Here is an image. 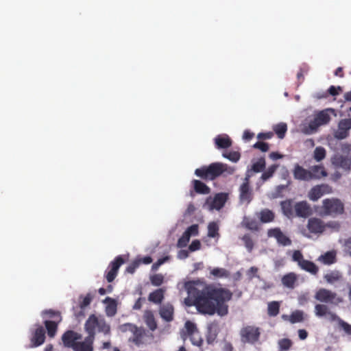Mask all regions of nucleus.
<instances>
[{
	"label": "nucleus",
	"mask_w": 351,
	"mask_h": 351,
	"mask_svg": "<svg viewBox=\"0 0 351 351\" xmlns=\"http://www.w3.org/2000/svg\"><path fill=\"white\" fill-rule=\"evenodd\" d=\"M235 168L230 167L226 163L213 162L209 165H204L195 170V175L201 179L208 181L214 180L223 173L228 175H232L235 171Z\"/></svg>",
	"instance_id": "obj_2"
},
{
	"label": "nucleus",
	"mask_w": 351,
	"mask_h": 351,
	"mask_svg": "<svg viewBox=\"0 0 351 351\" xmlns=\"http://www.w3.org/2000/svg\"><path fill=\"white\" fill-rule=\"evenodd\" d=\"M43 315H47L50 318H53L55 319H58V316H61L60 313L58 311H55L53 310L49 309L46 310L43 312Z\"/></svg>",
	"instance_id": "obj_59"
},
{
	"label": "nucleus",
	"mask_w": 351,
	"mask_h": 351,
	"mask_svg": "<svg viewBox=\"0 0 351 351\" xmlns=\"http://www.w3.org/2000/svg\"><path fill=\"white\" fill-rule=\"evenodd\" d=\"M265 167V160L264 158H261L258 160L252 165V170L256 173L262 171Z\"/></svg>",
	"instance_id": "obj_44"
},
{
	"label": "nucleus",
	"mask_w": 351,
	"mask_h": 351,
	"mask_svg": "<svg viewBox=\"0 0 351 351\" xmlns=\"http://www.w3.org/2000/svg\"><path fill=\"white\" fill-rule=\"evenodd\" d=\"M124 259L121 256H117L109 264L106 271V279L108 282H112L117 276L120 267L124 263Z\"/></svg>",
	"instance_id": "obj_8"
},
{
	"label": "nucleus",
	"mask_w": 351,
	"mask_h": 351,
	"mask_svg": "<svg viewBox=\"0 0 351 351\" xmlns=\"http://www.w3.org/2000/svg\"><path fill=\"white\" fill-rule=\"evenodd\" d=\"M341 326L346 333L351 335V325L345 322H342Z\"/></svg>",
	"instance_id": "obj_64"
},
{
	"label": "nucleus",
	"mask_w": 351,
	"mask_h": 351,
	"mask_svg": "<svg viewBox=\"0 0 351 351\" xmlns=\"http://www.w3.org/2000/svg\"><path fill=\"white\" fill-rule=\"evenodd\" d=\"M184 327L186 328L187 335L189 336L198 332L196 325L191 321H186L184 324Z\"/></svg>",
	"instance_id": "obj_47"
},
{
	"label": "nucleus",
	"mask_w": 351,
	"mask_h": 351,
	"mask_svg": "<svg viewBox=\"0 0 351 351\" xmlns=\"http://www.w3.org/2000/svg\"><path fill=\"white\" fill-rule=\"evenodd\" d=\"M293 176L295 180L309 182L326 178L328 176V172L323 165H313L307 169L299 164H295L293 169Z\"/></svg>",
	"instance_id": "obj_3"
},
{
	"label": "nucleus",
	"mask_w": 351,
	"mask_h": 351,
	"mask_svg": "<svg viewBox=\"0 0 351 351\" xmlns=\"http://www.w3.org/2000/svg\"><path fill=\"white\" fill-rule=\"evenodd\" d=\"M173 306L171 304H167L162 306L160 308V315L166 322H171L173 319Z\"/></svg>",
	"instance_id": "obj_24"
},
{
	"label": "nucleus",
	"mask_w": 351,
	"mask_h": 351,
	"mask_svg": "<svg viewBox=\"0 0 351 351\" xmlns=\"http://www.w3.org/2000/svg\"><path fill=\"white\" fill-rule=\"evenodd\" d=\"M344 213V204L338 198H326L322 201L321 215L323 216L337 217Z\"/></svg>",
	"instance_id": "obj_5"
},
{
	"label": "nucleus",
	"mask_w": 351,
	"mask_h": 351,
	"mask_svg": "<svg viewBox=\"0 0 351 351\" xmlns=\"http://www.w3.org/2000/svg\"><path fill=\"white\" fill-rule=\"evenodd\" d=\"M330 120V115L324 110L319 112L315 118V121L318 125L326 124Z\"/></svg>",
	"instance_id": "obj_34"
},
{
	"label": "nucleus",
	"mask_w": 351,
	"mask_h": 351,
	"mask_svg": "<svg viewBox=\"0 0 351 351\" xmlns=\"http://www.w3.org/2000/svg\"><path fill=\"white\" fill-rule=\"evenodd\" d=\"M332 187L328 184H320L313 186L308 193V197L313 202H316L323 195L331 194Z\"/></svg>",
	"instance_id": "obj_7"
},
{
	"label": "nucleus",
	"mask_w": 351,
	"mask_h": 351,
	"mask_svg": "<svg viewBox=\"0 0 351 351\" xmlns=\"http://www.w3.org/2000/svg\"><path fill=\"white\" fill-rule=\"evenodd\" d=\"M339 278V275L337 272H330L328 274H326L324 276V279L330 283H332L336 280H338Z\"/></svg>",
	"instance_id": "obj_54"
},
{
	"label": "nucleus",
	"mask_w": 351,
	"mask_h": 351,
	"mask_svg": "<svg viewBox=\"0 0 351 351\" xmlns=\"http://www.w3.org/2000/svg\"><path fill=\"white\" fill-rule=\"evenodd\" d=\"M190 237L184 232L182 237L178 239L177 245L178 247H184L189 242Z\"/></svg>",
	"instance_id": "obj_50"
},
{
	"label": "nucleus",
	"mask_w": 351,
	"mask_h": 351,
	"mask_svg": "<svg viewBox=\"0 0 351 351\" xmlns=\"http://www.w3.org/2000/svg\"><path fill=\"white\" fill-rule=\"evenodd\" d=\"M332 164L337 167L349 171L351 169V160L343 156H337L332 159Z\"/></svg>",
	"instance_id": "obj_21"
},
{
	"label": "nucleus",
	"mask_w": 351,
	"mask_h": 351,
	"mask_svg": "<svg viewBox=\"0 0 351 351\" xmlns=\"http://www.w3.org/2000/svg\"><path fill=\"white\" fill-rule=\"evenodd\" d=\"M222 156L233 162H238L241 158V154L237 151L224 152Z\"/></svg>",
	"instance_id": "obj_39"
},
{
	"label": "nucleus",
	"mask_w": 351,
	"mask_h": 351,
	"mask_svg": "<svg viewBox=\"0 0 351 351\" xmlns=\"http://www.w3.org/2000/svg\"><path fill=\"white\" fill-rule=\"evenodd\" d=\"M189 336H190V339H191V343H193V345L198 346V347H201L202 346L203 339L201 337V336L198 332L194 333L193 335H191Z\"/></svg>",
	"instance_id": "obj_46"
},
{
	"label": "nucleus",
	"mask_w": 351,
	"mask_h": 351,
	"mask_svg": "<svg viewBox=\"0 0 351 351\" xmlns=\"http://www.w3.org/2000/svg\"><path fill=\"white\" fill-rule=\"evenodd\" d=\"M58 317V319L45 320L44 322L47 335L50 338H53L56 336L58 324L62 321V317L59 315Z\"/></svg>",
	"instance_id": "obj_20"
},
{
	"label": "nucleus",
	"mask_w": 351,
	"mask_h": 351,
	"mask_svg": "<svg viewBox=\"0 0 351 351\" xmlns=\"http://www.w3.org/2000/svg\"><path fill=\"white\" fill-rule=\"evenodd\" d=\"M201 247V243L199 240H194L190 244L189 249L191 252H195L199 250Z\"/></svg>",
	"instance_id": "obj_60"
},
{
	"label": "nucleus",
	"mask_w": 351,
	"mask_h": 351,
	"mask_svg": "<svg viewBox=\"0 0 351 351\" xmlns=\"http://www.w3.org/2000/svg\"><path fill=\"white\" fill-rule=\"evenodd\" d=\"M282 317L285 320H289L291 324L302 322L304 320V313L302 311L296 310L292 312L289 316L283 315Z\"/></svg>",
	"instance_id": "obj_26"
},
{
	"label": "nucleus",
	"mask_w": 351,
	"mask_h": 351,
	"mask_svg": "<svg viewBox=\"0 0 351 351\" xmlns=\"http://www.w3.org/2000/svg\"><path fill=\"white\" fill-rule=\"evenodd\" d=\"M165 289H158L149 293L148 300L155 304H160L164 299Z\"/></svg>",
	"instance_id": "obj_28"
},
{
	"label": "nucleus",
	"mask_w": 351,
	"mask_h": 351,
	"mask_svg": "<svg viewBox=\"0 0 351 351\" xmlns=\"http://www.w3.org/2000/svg\"><path fill=\"white\" fill-rule=\"evenodd\" d=\"M280 311V303L276 301L271 302L268 304L267 314L270 317H276L278 315Z\"/></svg>",
	"instance_id": "obj_35"
},
{
	"label": "nucleus",
	"mask_w": 351,
	"mask_h": 351,
	"mask_svg": "<svg viewBox=\"0 0 351 351\" xmlns=\"http://www.w3.org/2000/svg\"><path fill=\"white\" fill-rule=\"evenodd\" d=\"M143 320L151 331H154L157 327V322L152 311L147 310L143 314Z\"/></svg>",
	"instance_id": "obj_25"
},
{
	"label": "nucleus",
	"mask_w": 351,
	"mask_h": 351,
	"mask_svg": "<svg viewBox=\"0 0 351 351\" xmlns=\"http://www.w3.org/2000/svg\"><path fill=\"white\" fill-rule=\"evenodd\" d=\"M81 338V335L73 330H67L62 336V340L65 346L73 348V345L77 342V340Z\"/></svg>",
	"instance_id": "obj_19"
},
{
	"label": "nucleus",
	"mask_w": 351,
	"mask_h": 351,
	"mask_svg": "<svg viewBox=\"0 0 351 351\" xmlns=\"http://www.w3.org/2000/svg\"><path fill=\"white\" fill-rule=\"evenodd\" d=\"M103 302L106 304L105 308L106 315L108 317H113L115 315L117 311V301L112 298L107 297Z\"/></svg>",
	"instance_id": "obj_23"
},
{
	"label": "nucleus",
	"mask_w": 351,
	"mask_h": 351,
	"mask_svg": "<svg viewBox=\"0 0 351 351\" xmlns=\"http://www.w3.org/2000/svg\"><path fill=\"white\" fill-rule=\"evenodd\" d=\"M294 209L296 215L300 217H307L311 214V206L306 201L297 202Z\"/></svg>",
	"instance_id": "obj_17"
},
{
	"label": "nucleus",
	"mask_w": 351,
	"mask_h": 351,
	"mask_svg": "<svg viewBox=\"0 0 351 351\" xmlns=\"http://www.w3.org/2000/svg\"><path fill=\"white\" fill-rule=\"evenodd\" d=\"M315 312L317 316H326L328 312V308L324 304H316L315 306Z\"/></svg>",
	"instance_id": "obj_45"
},
{
	"label": "nucleus",
	"mask_w": 351,
	"mask_h": 351,
	"mask_svg": "<svg viewBox=\"0 0 351 351\" xmlns=\"http://www.w3.org/2000/svg\"><path fill=\"white\" fill-rule=\"evenodd\" d=\"M169 260V256H165L161 258H159L156 263H154L152 266V270H157L160 265L164 264Z\"/></svg>",
	"instance_id": "obj_58"
},
{
	"label": "nucleus",
	"mask_w": 351,
	"mask_h": 351,
	"mask_svg": "<svg viewBox=\"0 0 351 351\" xmlns=\"http://www.w3.org/2000/svg\"><path fill=\"white\" fill-rule=\"evenodd\" d=\"M324 264L331 265L336 261V253L333 251L326 252L319 258Z\"/></svg>",
	"instance_id": "obj_32"
},
{
	"label": "nucleus",
	"mask_w": 351,
	"mask_h": 351,
	"mask_svg": "<svg viewBox=\"0 0 351 351\" xmlns=\"http://www.w3.org/2000/svg\"><path fill=\"white\" fill-rule=\"evenodd\" d=\"M297 280V276L294 273H289L282 278V285L288 288L293 289Z\"/></svg>",
	"instance_id": "obj_31"
},
{
	"label": "nucleus",
	"mask_w": 351,
	"mask_h": 351,
	"mask_svg": "<svg viewBox=\"0 0 351 351\" xmlns=\"http://www.w3.org/2000/svg\"><path fill=\"white\" fill-rule=\"evenodd\" d=\"M208 236L215 238L219 236V226L216 222H210L208 226Z\"/></svg>",
	"instance_id": "obj_42"
},
{
	"label": "nucleus",
	"mask_w": 351,
	"mask_h": 351,
	"mask_svg": "<svg viewBox=\"0 0 351 351\" xmlns=\"http://www.w3.org/2000/svg\"><path fill=\"white\" fill-rule=\"evenodd\" d=\"M36 328L31 332L30 348H36L43 345L46 339V332L43 326L40 324L35 325Z\"/></svg>",
	"instance_id": "obj_9"
},
{
	"label": "nucleus",
	"mask_w": 351,
	"mask_h": 351,
	"mask_svg": "<svg viewBox=\"0 0 351 351\" xmlns=\"http://www.w3.org/2000/svg\"><path fill=\"white\" fill-rule=\"evenodd\" d=\"M342 91V88L339 86H330L327 90L328 95H330L332 96H337L339 95L340 92Z\"/></svg>",
	"instance_id": "obj_56"
},
{
	"label": "nucleus",
	"mask_w": 351,
	"mask_h": 351,
	"mask_svg": "<svg viewBox=\"0 0 351 351\" xmlns=\"http://www.w3.org/2000/svg\"><path fill=\"white\" fill-rule=\"evenodd\" d=\"M228 199V194L225 193H217L213 198L209 197L206 202L209 204L210 209L220 210L223 207Z\"/></svg>",
	"instance_id": "obj_12"
},
{
	"label": "nucleus",
	"mask_w": 351,
	"mask_h": 351,
	"mask_svg": "<svg viewBox=\"0 0 351 351\" xmlns=\"http://www.w3.org/2000/svg\"><path fill=\"white\" fill-rule=\"evenodd\" d=\"M278 345L279 351H287L291 348L293 342L288 338H283L278 341Z\"/></svg>",
	"instance_id": "obj_38"
},
{
	"label": "nucleus",
	"mask_w": 351,
	"mask_h": 351,
	"mask_svg": "<svg viewBox=\"0 0 351 351\" xmlns=\"http://www.w3.org/2000/svg\"><path fill=\"white\" fill-rule=\"evenodd\" d=\"M262 223H269L274 220V213L269 209L265 208L261 210L258 215Z\"/></svg>",
	"instance_id": "obj_29"
},
{
	"label": "nucleus",
	"mask_w": 351,
	"mask_h": 351,
	"mask_svg": "<svg viewBox=\"0 0 351 351\" xmlns=\"http://www.w3.org/2000/svg\"><path fill=\"white\" fill-rule=\"evenodd\" d=\"M261 329L255 326H246L240 330L241 340L243 343L254 344L259 340Z\"/></svg>",
	"instance_id": "obj_6"
},
{
	"label": "nucleus",
	"mask_w": 351,
	"mask_h": 351,
	"mask_svg": "<svg viewBox=\"0 0 351 351\" xmlns=\"http://www.w3.org/2000/svg\"><path fill=\"white\" fill-rule=\"evenodd\" d=\"M210 274L216 278H228L230 272L224 268L215 267L210 271Z\"/></svg>",
	"instance_id": "obj_40"
},
{
	"label": "nucleus",
	"mask_w": 351,
	"mask_h": 351,
	"mask_svg": "<svg viewBox=\"0 0 351 351\" xmlns=\"http://www.w3.org/2000/svg\"><path fill=\"white\" fill-rule=\"evenodd\" d=\"M326 225L319 218L311 217L308 219L307 228L311 233L321 234L325 230Z\"/></svg>",
	"instance_id": "obj_13"
},
{
	"label": "nucleus",
	"mask_w": 351,
	"mask_h": 351,
	"mask_svg": "<svg viewBox=\"0 0 351 351\" xmlns=\"http://www.w3.org/2000/svg\"><path fill=\"white\" fill-rule=\"evenodd\" d=\"M92 300V296L90 293H88L85 297H84L82 301L80 304V306L81 308H85L88 306Z\"/></svg>",
	"instance_id": "obj_57"
},
{
	"label": "nucleus",
	"mask_w": 351,
	"mask_h": 351,
	"mask_svg": "<svg viewBox=\"0 0 351 351\" xmlns=\"http://www.w3.org/2000/svg\"><path fill=\"white\" fill-rule=\"evenodd\" d=\"M98 318L95 315L89 316L84 324L86 332L88 334L87 337L95 339V329L98 326Z\"/></svg>",
	"instance_id": "obj_15"
},
{
	"label": "nucleus",
	"mask_w": 351,
	"mask_h": 351,
	"mask_svg": "<svg viewBox=\"0 0 351 351\" xmlns=\"http://www.w3.org/2000/svg\"><path fill=\"white\" fill-rule=\"evenodd\" d=\"M292 260L295 262H297L300 266L301 263L305 259H304L303 255L300 250H295L292 255Z\"/></svg>",
	"instance_id": "obj_53"
},
{
	"label": "nucleus",
	"mask_w": 351,
	"mask_h": 351,
	"mask_svg": "<svg viewBox=\"0 0 351 351\" xmlns=\"http://www.w3.org/2000/svg\"><path fill=\"white\" fill-rule=\"evenodd\" d=\"M249 178V176L245 177L244 182L239 188V199L242 203L249 204L253 199V193L250 186Z\"/></svg>",
	"instance_id": "obj_10"
},
{
	"label": "nucleus",
	"mask_w": 351,
	"mask_h": 351,
	"mask_svg": "<svg viewBox=\"0 0 351 351\" xmlns=\"http://www.w3.org/2000/svg\"><path fill=\"white\" fill-rule=\"evenodd\" d=\"M150 282L154 286H160L164 282V276L162 274H154L150 276Z\"/></svg>",
	"instance_id": "obj_43"
},
{
	"label": "nucleus",
	"mask_w": 351,
	"mask_h": 351,
	"mask_svg": "<svg viewBox=\"0 0 351 351\" xmlns=\"http://www.w3.org/2000/svg\"><path fill=\"white\" fill-rule=\"evenodd\" d=\"M217 149H228L232 145V141L227 134H219L214 138Z\"/></svg>",
	"instance_id": "obj_18"
},
{
	"label": "nucleus",
	"mask_w": 351,
	"mask_h": 351,
	"mask_svg": "<svg viewBox=\"0 0 351 351\" xmlns=\"http://www.w3.org/2000/svg\"><path fill=\"white\" fill-rule=\"evenodd\" d=\"M274 131L280 139L283 138L287 130V125L285 123H280L274 126Z\"/></svg>",
	"instance_id": "obj_36"
},
{
	"label": "nucleus",
	"mask_w": 351,
	"mask_h": 351,
	"mask_svg": "<svg viewBox=\"0 0 351 351\" xmlns=\"http://www.w3.org/2000/svg\"><path fill=\"white\" fill-rule=\"evenodd\" d=\"M97 328L99 332H102L104 334H108L110 332V326L106 323L104 320H99Z\"/></svg>",
	"instance_id": "obj_51"
},
{
	"label": "nucleus",
	"mask_w": 351,
	"mask_h": 351,
	"mask_svg": "<svg viewBox=\"0 0 351 351\" xmlns=\"http://www.w3.org/2000/svg\"><path fill=\"white\" fill-rule=\"evenodd\" d=\"M300 268L312 274L316 275L319 271L318 267L312 261L304 260L300 265Z\"/></svg>",
	"instance_id": "obj_30"
},
{
	"label": "nucleus",
	"mask_w": 351,
	"mask_h": 351,
	"mask_svg": "<svg viewBox=\"0 0 351 351\" xmlns=\"http://www.w3.org/2000/svg\"><path fill=\"white\" fill-rule=\"evenodd\" d=\"M222 350L223 351H233L234 348L230 342L224 341Z\"/></svg>",
	"instance_id": "obj_63"
},
{
	"label": "nucleus",
	"mask_w": 351,
	"mask_h": 351,
	"mask_svg": "<svg viewBox=\"0 0 351 351\" xmlns=\"http://www.w3.org/2000/svg\"><path fill=\"white\" fill-rule=\"evenodd\" d=\"M326 151L323 147H317L313 152V158L316 162L323 160L326 158Z\"/></svg>",
	"instance_id": "obj_37"
},
{
	"label": "nucleus",
	"mask_w": 351,
	"mask_h": 351,
	"mask_svg": "<svg viewBox=\"0 0 351 351\" xmlns=\"http://www.w3.org/2000/svg\"><path fill=\"white\" fill-rule=\"evenodd\" d=\"M336 297L337 294L335 293L326 289H319L315 295L317 300L326 303H332Z\"/></svg>",
	"instance_id": "obj_14"
},
{
	"label": "nucleus",
	"mask_w": 351,
	"mask_h": 351,
	"mask_svg": "<svg viewBox=\"0 0 351 351\" xmlns=\"http://www.w3.org/2000/svg\"><path fill=\"white\" fill-rule=\"evenodd\" d=\"M267 236L275 238L280 245L289 246L292 243L291 239L285 235L279 228L269 229Z\"/></svg>",
	"instance_id": "obj_11"
},
{
	"label": "nucleus",
	"mask_w": 351,
	"mask_h": 351,
	"mask_svg": "<svg viewBox=\"0 0 351 351\" xmlns=\"http://www.w3.org/2000/svg\"><path fill=\"white\" fill-rule=\"evenodd\" d=\"M254 148L258 149L261 150L263 152H266L269 150V146L267 143L262 142V141H258L256 142L254 145Z\"/></svg>",
	"instance_id": "obj_52"
},
{
	"label": "nucleus",
	"mask_w": 351,
	"mask_h": 351,
	"mask_svg": "<svg viewBox=\"0 0 351 351\" xmlns=\"http://www.w3.org/2000/svg\"><path fill=\"white\" fill-rule=\"evenodd\" d=\"M243 226L248 230H258V224L256 219L244 217L243 221Z\"/></svg>",
	"instance_id": "obj_33"
},
{
	"label": "nucleus",
	"mask_w": 351,
	"mask_h": 351,
	"mask_svg": "<svg viewBox=\"0 0 351 351\" xmlns=\"http://www.w3.org/2000/svg\"><path fill=\"white\" fill-rule=\"evenodd\" d=\"M95 339L86 337L83 341H77L73 345L74 351H93Z\"/></svg>",
	"instance_id": "obj_16"
},
{
	"label": "nucleus",
	"mask_w": 351,
	"mask_h": 351,
	"mask_svg": "<svg viewBox=\"0 0 351 351\" xmlns=\"http://www.w3.org/2000/svg\"><path fill=\"white\" fill-rule=\"evenodd\" d=\"M278 168L277 165H272L268 167V169L264 171L261 177L263 182H265L271 178Z\"/></svg>",
	"instance_id": "obj_41"
},
{
	"label": "nucleus",
	"mask_w": 351,
	"mask_h": 351,
	"mask_svg": "<svg viewBox=\"0 0 351 351\" xmlns=\"http://www.w3.org/2000/svg\"><path fill=\"white\" fill-rule=\"evenodd\" d=\"M141 264V260L136 259L126 267L125 271L129 274H134Z\"/></svg>",
	"instance_id": "obj_48"
},
{
	"label": "nucleus",
	"mask_w": 351,
	"mask_h": 351,
	"mask_svg": "<svg viewBox=\"0 0 351 351\" xmlns=\"http://www.w3.org/2000/svg\"><path fill=\"white\" fill-rule=\"evenodd\" d=\"M274 136L273 132H261L259 133L257 136V138L261 140H265V139H269Z\"/></svg>",
	"instance_id": "obj_61"
},
{
	"label": "nucleus",
	"mask_w": 351,
	"mask_h": 351,
	"mask_svg": "<svg viewBox=\"0 0 351 351\" xmlns=\"http://www.w3.org/2000/svg\"><path fill=\"white\" fill-rule=\"evenodd\" d=\"M184 288L193 304L202 314L213 315L217 313L224 316L228 313L227 302L231 300L232 293L225 288H217L198 281L185 282Z\"/></svg>",
	"instance_id": "obj_1"
},
{
	"label": "nucleus",
	"mask_w": 351,
	"mask_h": 351,
	"mask_svg": "<svg viewBox=\"0 0 351 351\" xmlns=\"http://www.w3.org/2000/svg\"><path fill=\"white\" fill-rule=\"evenodd\" d=\"M243 241L244 242L245 246L249 252H251L254 247V242L250 234H245L242 238Z\"/></svg>",
	"instance_id": "obj_49"
},
{
	"label": "nucleus",
	"mask_w": 351,
	"mask_h": 351,
	"mask_svg": "<svg viewBox=\"0 0 351 351\" xmlns=\"http://www.w3.org/2000/svg\"><path fill=\"white\" fill-rule=\"evenodd\" d=\"M126 330H129L132 336L129 338V341L133 343L135 346H146L151 344L154 339V335L152 332L147 330L143 326H138L134 324H125Z\"/></svg>",
	"instance_id": "obj_4"
},
{
	"label": "nucleus",
	"mask_w": 351,
	"mask_h": 351,
	"mask_svg": "<svg viewBox=\"0 0 351 351\" xmlns=\"http://www.w3.org/2000/svg\"><path fill=\"white\" fill-rule=\"evenodd\" d=\"M193 189L197 193L207 195L210 193V189L203 182L198 180L192 181Z\"/></svg>",
	"instance_id": "obj_27"
},
{
	"label": "nucleus",
	"mask_w": 351,
	"mask_h": 351,
	"mask_svg": "<svg viewBox=\"0 0 351 351\" xmlns=\"http://www.w3.org/2000/svg\"><path fill=\"white\" fill-rule=\"evenodd\" d=\"M198 228L199 227L197 224L191 225L185 230L184 232L190 237L191 236H196L198 234Z\"/></svg>",
	"instance_id": "obj_55"
},
{
	"label": "nucleus",
	"mask_w": 351,
	"mask_h": 351,
	"mask_svg": "<svg viewBox=\"0 0 351 351\" xmlns=\"http://www.w3.org/2000/svg\"><path fill=\"white\" fill-rule=\"evenodd\" d=\"M254 136V134L250 130H245L243 135V138L246 141L251 140Z\"/></svg>",
	"instance_id": "obj_62"
},
{
	"label": "nucleus",
	"mask_w": 351,
	"mask_h": 351,
	"mask_svg": "<svg viewBox=\"0 0 351 351\" xmlns=\"http://www.w3.org/2000/svg\"><path fill=\"white\" fill-rule=\"evenodd\" d=\"M350 129L347 122L344 119L341 120L338 125V130L335 133V138L339 140L346 138L349 134Z\"/></svg>",
	"instance_id": "obj_22"
}]
</instances>
